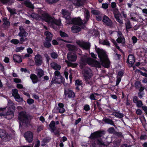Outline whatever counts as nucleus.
<instances>
[{
	"instance_id": "nucleus-1",
	"label": "nucleus",
	"mask_w": 147,
	"mask_h": 147,
	"mask_svg": "<svg viewBox=\"0 0 147 147\" xmlns=\"http://www.w3.org/2000/svg\"><path fill=\"white\" fill-rule=\"evenodd\" d=\"M38 14L32 13L28 15L29 17L35 19L37 20L43 19L48 23L50 26H53L54 25L60 26L61 25L60 20H55L53 17H51L47 13L43 11L41 9H38Z\"/></svg>"
},
{
	"instance_id": "nucleus-2",
	"label": "nucleus",
	"mask_w": 147,
	"mask_h": 147,
	"mask_svg": "<svg viewBox=\"0 0 147 147\" xmlns=\"http://www.w3.org/2000/svg\"><path fill=\"white\" fill-rule=\"evenodd\" d=\"M8 105L9 106L7 112L5 114L0 113V116H3L4 117L8 119H10L13 117V113L15 110L14 104L10 100L8 101ZM6 107L3 108H0V112L5 110Z\"/></svg>"
},
{
	"instance_id": "nucleus-3",
	"label": "nucleus",
	"mask_w": 147,
	"mask_h": 147,
	"mask_svg": "<svg viewBox=\"0 0 147 147\" xmlns=\"http://www.w3.org/2000/svg\"><path fill=\"white\" fill-rule=\"evenodd\" d=\"M96 51L102 62V65L105 67L108 68L109 66L110 62L105 52L102 49L99 48L97 49Z\"/></svg>"
},
{
	"instance_id": "nucleus-4",
	"label": "nucleus",
	"mask_w": 147,
	"mask_h": 147,
	"mask_svg": "<svg viewBox=\"0 0 147 147\" xmlns=\"http://www.w3.org/2000/svg\"><path fill=\"white\" fill-rule=\"evenodd\" d=\"M84 12L85 17L86 18L85 20L82 21L80 18H75L74 19L71 18L69 21V22H67V24H74L78 25H83L85 24L89 18V12L88 10L86 9L84 10Z\"/></svg>"
},
{
	"instance_id": "nucleus-5",
	"label": "nucleus",
	"mask_w": 147,
	"mask_h": 147,
	"mask_svg": "<svg viewBox=\"0 0 147 147\" xmlns=\"http://www.w3.org/2000/svg\"><path fill=\"white\" fill-rule=\"evenodd\" d=\"M67 58L69 61L66 60L65 62L68 66L73 67H75L76 66V64L70 62H74L76 60L77 56L75 54L70 52L68 53L67 55Z\"/></svg>"
},
{
	"instance_id": "nucleus-6",
	"label": "nucleus",
	"mask_w": 147,
	"mask_h": 147,
	"mask_svg": "<svg viewBox=\"0 0 147 147\" xmlns=\"http://www.w3.org/2000/svg\"><path fill=\"white\" fill-rule=\"evenodd\" d=\"M83 73L84 78L86 81L90 79L92 76V71L88 68H86L84 69Z\"/></svg>"
},
{
	"instance_id": "nucleus-7",
	"label": "nucleus",
	"mask_w": 147,
	"mask_h": 147,
	"mask_svg": "<svg viewBox=\"0 0 147 147\" xmlns=\"http://www.w3.org/2000/svg\"><path fill=\"white\" fill-rule=\"evenodd\" d=\"M18 119L20 121L24 123L27 122L28 119L26 112H22L19 113Z\"/></svg>"
},
{
	"instance_id": "nucleus-8",
	"label": "nucleus",
	"mask_w": 147,
	"mask_h": 147,
	"mask_svg": "<svg viewBox=\"0 0 147 147\" xmlns=\"http://www.w3.org/2000/svg\"><path fill=\"white\" fill-rule=\"evenodd\" d=\"M82 62L87 63L89 65L93 66L95 60H93L91 58H88L87 56H84L81 59Z\"/></svg>"
},
{
	"instance_id": "nucleus-9",
	"label": "nucleus",
	"mask_w": 147,
	"mask_h": 147,
	"mask_svg": "<svg viewBox=\"0 0 147 147\" xmlns=\"http://www.w3.org/2000/svg\"><path fill=\"white\" fill-rule=\"evenodd\" d=\"M24 137L27 142H31L33 140V135L32 133L30 131L26 132L24 135Z\"/></svg>"
},
{
	"instance_id": "nucleus-10",
	"label": "nucleus",
	"mask_w": 147,
	"mask_h": 147,
	"mask_svg": "<svg viewBox=\"0 0 147 147\" xmlns=\"http://www.w3.org/2000/svg\"><path fill=\"white\" fill-rule=\"evenodd\" d=\"M77 43L80 47L84 49H89L90 47V44L88 42L78 41L77 42Z\"/></svg>"
},
{
	"instance_id": "nucleus-11",
	"label": "nucleus",
	"mask_w": 147,
	"mask_h": 147,
	"mask_svg": "<svg viewBox=\"0 0 147 147\" xmlns=\"http://www.w3.org/2000/svg\"><path fill=\"white\" fill-rule=\"evenodd\" d=\"M59 107L55 108L53 111L54 113H57L59 112L60 113H62L65 111V110L63 108V103H60L58 104Z\"/></svg>"
},
{
	"instance_id": "nucleus-12",
	"label": "nucleus",
	"mask_w": 147,
	"mask_h": 147,
	"mask_svg": "<svg viewBox=\"0 0 147 147\" xmlns=\"http://www.w3.org/2000/svg\"><path fill=\"white\" fill-rule=\"evenodd\" d=\"M113 13L116 20L120 24H123V23L122 20H120L119 18L121 15L118 11V10L117 9H114L113 11Z\"/></svg>"
},
{
	"instance_id": "nucleus-13",
	"label": "nucleus",
	"mask_w": 147,
	"mask_h": 147,
	"mask_svg": "<svg viewBox=\"0 0 147 147\" xmlns=\"http://www.w3.org/2000/svg\"><path fill=\"white\" fill-rule=\"evenodd\" d=\"M62 13L63 17L66 19V22L67 23V22H69L71 18L70 16V13L64 9H63L62 10Z\"/></svg>"
},
{
	"instance_id": "nucleus-14",
	"label": "nucleus",
	"mask_w": 147,
	"mask_h": 147,
	"mask_svg": "<svg viewBox=\"0 0 147 147\" xmlns=\"http://www.w3.org/2000/svg\"><path fill=\"white\" fill-rule=\"evenodd\" d=\"M102 21L104 24L109 26H111L112 24V22L107 16H105L103 18Z\"/></svg>"
},
{
	"instance_id": "nucleus-15",
	"label": "nucleus",
	"mask_w": 147,
	"mask_h": 147,
	"mask_svg": "<svg viewBox=\"0 0 147 147\" xmlns=\"http://www.w3.org/2000/svg\"><path fill=\"white\" fill-rule=\"evenodd\" d=\"M118 38L116 41L119 43H123L125 42V39L121 32L119 31L117 32Z\"/></svg>"
},
{
	"instance_id": "nucleus-16",
	"label": "nucleus",
	"mask_w": 147,
	"mask_h": 147,
	"mask_svg": "<svg viewBox=\"0 0 147 147\" xmlns=\"http://www.w3.org/2000/svg\"><path fill=\"white\" fill-rule=\"evenodd\" d=\"M0 137L2 139L7 140L9 139V136L5 131L2 129H0Z\"/></svg>"
},
{
	"instance_id": "nucleus-17",
	"label": "nucleus",
	"mask_w": 147,
	"mask_h": 147,
	"mask_svg": "<svg viewBox=\"0 0 147 147\" xmlns=\"http://www.w3.org/2000/svg\"><path fill=\"white\" fill-rule=\"evenodd\" d=\"M42 57L40 55L37 54L35 55L34 60L36 65H41L42 63Z\"/></svg>"
},
{
	"instance_id": "nucleus-18",
	"label": "nucleus",
	"mask_w": 147,
	"mask_h": 147,
	"mask_svg": "<svg viewBox=\"0 0 147 147\" xmlns=\"http://www.w3.org/2000/svg\"><path fill=\"white\" fill-rule=\"evenodd\" d=\"M63 81V79L62 77H53L51 82L52 84H60Z\"/></svg>"
},
{
	"instance_id": "nucleus-19",
	"label": "nucleus",
	"mask_w": 147,
	"mask_h": 147,
	"mask_svg": "<svg viewBox=\"0 0 147 147\" xmlns=\"http://www.w3.org/2000/svg\"><path fill=\"white\" fill-rule=\"evenodd\" d=\"M51 68L55 71H59L61 68V66L55 62H53L50 64Z\"/></svg>"
},
{
	"instance_id": "nucleus-20",
	"label": "nucleus",
	"mask_w": 147,
	"mask_h": 147,
	"mask_svg": "<svg viewBox=\"0 0 147 147\" xmlns=\"http://www.w3.org/2000/svg\"><path fill=\"white\" fill-rule=\"evenodd\" d=\"M64 95L66 96L67 94L69 98L74 97L75 94L71 90H65L64 93Z\"/></svg>"
},
{
	"instance_id": "nucleus-21",
	"label": "nucleus",
	"mask_w": 147,
	"mask_h": 147,
	"mask_svg": "<svg viewBox=\"0 0 147 147\" xmlns=\"http://www.w3.org/2000/svg\"><path fill=\"white\" fill-rule=\"evenodd\" d=\"M19 29L20 32L18 34V35L19 36H24L25 37H26L27 36L28 33L25 31L22 26H20Z\"/></svg>"
},
{
	"instance_id": "nucleus-22",
	"label": "nucleus",
	"mask_w": 147,
	"mask_h": 147,
	"mask_svg": "<svg viewBox=\"0 0 147 147\" xmlns=\"http://www.w3.org/2000/svg\"><path fill=\"white\" fill-rule=\"evenodd\" d=\"M13 59L14 61L20 63L22 61V59L20 56L16 54H14L13 56Z\"/></svg>"
},
{
	"instance_id": "nucleus-23",
	"label": "nucleus",
	"mask_w": 147,
	"mask_h": 147,
	"mask_svg": "<svg viewBox=\"0 0 147 147\" xmlns=\"http://www.w3.org/2000/svg\"><path fill=\"white\" fill-rule=\"evenodd\" d=\"M127 61L129 64L132 65L134 63L135 59L134 57L132 55H129L128 56Z\"/></svg>"
},
{
	"instance_id": "nucleus-24",
	"label": "nucleus",
	"mask_w": 147,
	"mask_h": 147,
	"mask_svg": "<svg viewBox=\"0 0 147 147\" xmlns=\"http://www.w3.org/2000/svg\"><path fill=\"white\" fill-rule=\"evenodd\" d=\"M86 0H74V3L77 6L82 5L86 2Z\"/></svg>"
},
{
	"instance_id": "nucleus-25",
	"label": "nucleus",
	"mask_w": 147,
	"mask_h": 147,
	"mask_svg": "<svg viewBox=\"0 0 147 147\" xmlns=\"http://www.w3.org/2000/svg\"><path fill=\"white\" fill-rule=\"evenodd\" d=\"M45 34L46 36V39L47 41H51L52 38V34L49 32L46 31L45 32Z\"/></svg>"
},
{
	"instance_id": "nucleus-26",
	"label": "nucleus",
	"mask_w": 147,
	"mask_h": 147,
	"mask_svg": "<svg viewBox=\"0 0 147 147\" xmlns=\"http://www.w3.org/2000/svg\"><path fill=\"white\" fill-rule=\"evenodd\" d=\"M66 46L70 51L74 52L76 51L77 48L74 45L70 44H68Z\"/></svg>"
},
{
	"instance_id": "nucleus-27",
	"label": "nucleus",
	"mask_w": 147,
	"mask_h": 147,
	"mask_svg": "<svg viewBox=\"0 0 147 147\" xmlns=\"http://www.w3.org/2000/svg\"><path fill=\"white\" fill-rule=\"evenodd\" d=\"M80 28L77 26H74L71 28V30L73 33H76L80 31Z\"/></svg>"
},
{
	"instance_id": "nucleus-28",
	"label": "nucleus",
	"mask_w": 147,
	"mask_h": 147,
	"mask_svg": "<svg viewBox=\"0 0 147 147\" xmlns=\"http://www.w3.org/2000/svg\"><path fill=\"white\" fill-rule=\"evenodd\" d=\"M30 78L33 83H36L38 81V79L36 75L34 74H32L30 76Z\"/></svg>"
},
{
	"instance_id": "nucleus-29",
	"label": "nucleus",
	"mask_w": 147,
	"mask_h": 147,
	"mask_svg": "<svg viewBox=\"0 0 147 147\" xmlns=\"http://www.w3.org/2000/svg\"><path fill=\"white\" fill-rule=\"evenodd\" d=\"M55 122L53 121L51 122L49 125V126L50 129H51L52 132H54V130L56 129V128L55 127Z\"/></svg>"
},
{
	"instance_id": "nucleus-30",
	"label": "nucleus",
	"mask_w": 147,
	"mask_h": 147,
	"mask_svg": "<svg viewBox=\"0 0 147 147\" xmlns=\"http://www.w3.org/2000/svg\"><path fill=\"white\" fill-rule=\"evenodd\" d=\"M24 4L28 7H29L32 9L34 8L33 5L29 1H25L24 2Z\"/></svg>"
},
{
	"instance_id": "nucleus-31",
	"label": "nucleus",
	"mask_w": 147,
	"mask_h": 147,
	"mask_svg": "<svg viewBox=\"0 0 147 147\" xmlns=\"http://www.w3.org/2000/svg\"><path fill=\"white\" fill-rule=\"evenodd\" d=\"M16 101L18 102H20L23 101V98L21 97L19 94L17 95L14 97Z\"/></svg>"
},
{
	"instance_id": "nucleus-32",
	"label": "nucleus",
	"mask_w": 147,
	"mask_h": 147,
	"mask_svg": "<svg viewBox=\"0 0 147 147\" xmlns=\"http://www.w3.org/2000/svg\"><path fill=\"white\" fill-rule=\"evenodd\" d=\"M104 120L105 123L114 125V123L112 120L107 119H104Z\"/></svg>"
},
{
	"instance_id": "nucleus-33",
	"label": "nucleus",
	"mask_w": 147,
	"mask_h": 147,
	"mask_svg": "<svg viewBox=\"0 0 147 147\" xmlns=\"http://www.w3.org/2000/svg\"><path fill=\"white\" fill-rule=\"evenodd\" d=\"M53 77H62L61 73L58 71H55L54 73V76Z\"/></svg>"
},
{
	"instance_id": "nucleus-34",
	"label": "nucleus",
	"mask_w": 147,
	"mask_h": 147,
	"mask_svg": "<svg viewBox=\"0 0 147 147\" xmlns=\"http://www.w3.org/2000/svg\"><path fill=\"white\" fill-rule=\"evenodd\" d=\"M126 28L127 29H129L131 27L129 21L127 20L125 22Z\"/></svg>"
},
{
	"instance_id": "nucleus-35",
	"label": "nucleus",
	"mask_w": 147,
	"mask_h": 147,
	"mask_svg": "<svg viewBox=\"0 0 147 147\" xmlns=\"http://www.w3.org/2000/svg\"><path fill=\"white\" fill-rule=\"evenodd\" d=\"M44 74L43 71L42 69L38 70L37 73V75L40 78Z\"/></svg>"
},
{
	"instance_id": "nucleus-36",
	"label": "nucleus",
	"mask_w": 147,
	"mask_h": 147,
	"mask_svg": "<svg viewBox=\"0 0 147 147\" xmlns=\"http://www.w3.org/2000/svg\"><path fill=\"white\" fill-rule=\"evenodd\" d=\"M12 95L13 96L15 97L17 96V95H18L19 94L18 93V91L16 89H13L12 90Z\"/></svg>"
},
{
	"instance_id": "nucleus-37",
	"label": "nucleus",
	"mask_w": 147,
	"mask_h": 147,
	"mask_svg": "<svg viewBox=\"0 0 147 147\" xmlns=\"http://www.w3.org/2000/svg\"><path fill=\"white\" fill-rule=\"evenodd\" d=\"M51 57L53 59H56L58 57V54L56 53L53 52L51 53Z\"/></svg>"
},
{
	"instance_id": "nucleus-38",
	"label": "nucleus",
	"mask_w": 147,
	"mask_h": 147,
	"mask_svg": "<svg viewBox=\"0 0 147 147\" xmlns=\"http://www.w3.org/2000/svg\"><path fill=\"white\" fill-rule=\"evenodd\" d=\"M10 42L11 43L15 45L17 44L19 42V40L15 39H12L11 40Z\"/></svg>"
},
{
	"instance_id": "nucleus-39",
	"label": "nucleus",
	"mask_w": 147,
	"mask_h": 147,
	"mask_svg": "<svg viewBox=\"0 0 147 147\" xmlns=\"http://www.w3.org/2000/svg\"><path fill=\"white\" fill-rule=\"evenodd\" d=\"M141 85V84L139 81H137L135 83V86L137 89H139Z\"/></svg>"
},
{
	"instance_id": "nucleus-40",
	"label": "nucleus",
	"mask_w": 147,
	"mask_h": 147,
	"mask_svg": "<svg viewBox=\"0 0 147 147\" xmlns=\"http://www.w3.org/2000/svg\"><path fill=\"white\" fill-rule=\"evenodd\" d=\"M7 9L8 11L11 14H14L16 13L15 10L14 9H12L9 7H7Z\"/></svg>"
},
{
	"instance_id": "nucleus-41",
	"label": "nucleus",
	"mask_w": 147,
	"mask_h": 147,
	"mask_svg": "<svg viewBox=\"0 0 147 147\" xmlns=\"http://www.w3.org/2000/svg\"><path fill=\"white\" fill-rule=\"evenodd\" d=\"M24 49V47H18L16 48V52H21Z\"/></svg>"
},
{
	"instance_id": "nucleus-42",
	"label": "nucleus",
	"mask_w": 147,
	"mask_h": 147,
	"mask_svg": "<svg viewBox=\"0 0 147 147\" xmlns=\"http://www.w3.org/2000/svg\"><path fill=\"white\" fill-rule=\"evenodd\" d=\"M60 36L62 37H68V35L64 32L60 31Z\"/></svg>"
},
{
	"instance_id": "nucleus-43",
	"label": "nucleus",
	"mask_w": 147,
	"mask_h": 147,
	"mask_svg": "<svg viewBox=\"0 0 147 147\" xmlns=\"http://www.w3.org/2000/svg\"><path fill=\"white\" fill-rule=\"evenodd\" d=\"M75 84L76 86H80L82 84V81L79 80H77L75 82Z\"/></svg>"
},
{
	"instance_id": "nucleus-44",
	"label": "nucleus",
	"mask_w": 147,
	"mask_h": 147,
	"mask_svg": "<svg viewBox=\"0 0 147 147\" xmlns=\"http://www.w3.org/2000/svg\"><path fill=\"white\" fill-rule=\"evenodd\" d=\"M4 22V24L7 26H9V25L10 23L7 20L6 18H4L3 20Z\"/></svg>"
},
{
	"instance_id": "nucleus-45",
	"label": "nucleus",
	"mask_w": 147,
	"mask_h": 147,
	"mask_svg": "<svg viewBox=\"0 0 147 147\" xmlns=\"http://www.w3.org/2000/svg\"><path fill=\"white\" fill-rule=\"evenodd\" d=\"M137 106L138 107H142V102L141 100H139L136 103Z\"/></svg>"
},
{
	"instance_id": "nucleus-46",
	"label": "nucleus",
	"mask_w": 147,
	"mask_h": 147,
	"mask_svg": "<svg viewBox=\"0 0 147 147\" xmlns=\"http://www.w3.org/2000/svg\"><path fill=\"white\" fill-rule=\"evenodd\" d=\"M95 95H97L98 94L97 93L92 94L90 95V98L91 100H95L96 99L95 97Z\"/></svg>"
},
{
	"instance_id": "nucleus-47",
	"label": "nucleus",
	"mask_w": 147,
	"mask_h": 147,
	"mask_svg": "<svg viewBox=\"0 0 147 147\" xmlns=\"http://www.w3.org/2000/svg\"><path fill=\"white\" fill-rule=\"evenodd\" d=\"M101 43L103 45H106L107 46H109V42L107 40H104L101 42Z\"/></svg>"
},
{
	"instance_id": "nucleus-48",
	"label": "nucleus",
	"mask_w": 147,
	"mask_h": 147,
	"mask_svg": "<svg viewBox=\"0 0 147 147\" xmlns=\"http://www.w3.org/2000/svg\"><path fill=\"white\" fill-rule=\"evenodd\" d=\"M0 1L3 4L6 3L9 1L11 2L12 3L14 2V1L13 0H0Z\"/></svg>"
},
{
	"instance_id": "nucleus-49",
	"label": "nucleus",
	"mask_w": 147,
	"mask_h": 147,
	"mask_svg": "<svg viewBox=\"0 0 147 147\" xmlns=\"http://www.w3.org/2000/svg\"><path fill=\"white\" fill-rule=\"evenodd\" d=\"M44 45L47 47H49L51 46V43L48 42H45L44 43Z\"/></svg>"
},
{
	"instance_id": "nucleus-50",
	"label": "nucleus",
	"mask_w": 147,
	"mask_h": 147,
	"mask_svg": "<svg viewBox=\"0 0 147 147\" xmlns=\"http://www.w3.org/2000/svg\"><path fill=\"white\" fill-rule=\"evenodd\" d=\"M109 6L108 4L107 3H102V7L104 9H107Z\"/></svg>"
},
{
	"instance_id": "nucleus-51",
	"label": "nucleus",
	"mask_w": 147,
	"mask_h": 147,
	"mask_svg": "<svg viewBox=\"0 0 147 147\" xmlns=\"http://www.w3.org/2000/svg\"><path fill=\"white\" fill-rule=\"evenodd\" d=\"M114 115L115 117L119 118L122 117L123 116V114L119 113H116Z\"/></svg>"
},
{
	"instance_id": "nucleus-52",
	"label": "nucleus",
	"mask_w": 147,
	"mask_h": 147,
	"mask_svg": "<svg viewBox=\"0 0 147 147\" xmlns=\"http://www.w3.org/2000/svg\"><path fill=\"white\" fill-rule=\"evenodd\" d=\"M131 39L132 42L134 44L136 43L138 40L137 38L135 36H133L132 37Z\"/></svg>"
},
{
	"instance_id": "nucleus-53",
	"label": "nucleus",
	"mask_w": 147,
	"mask_h": 147,
	"mask_svg": "<svg viewBox=\"0 0 147 147\" xmlns=\"http://www.w3.org/2000/svg\"><path fill=\"white\" fill-rule=\"evenodd\" d=\"M96 66L97 67H99L100 66L99 63L97 61L95 60L92 66Z\"/></svg>"
},
{
	"instance_id": "nucleus-54",
	"label": "nucleus",
	"mask_w": 147,
	"mask_h": 147,
	"mask_svg": "<svg viewBox=\"0 0 147 147\" xmlns=\"http://www.w3.org/2000/svg\"><path fill=\"white\" fill-rule=\"evenodd\" d=\"M92 13L94 15H98L100 14V12L96 10H93L92 11Z\"/></svg>"
},
{
	"instance_id": "nucleus-55",
	"label": "nucleus",
	"mask_w": 147,
	"mask_h": 147,
	"mask_svg": "<svg viewBox=\"0 0 147 147\" xmlns=\"http://www.w3.org/2000/svg\"><path fill=\"white\" fill-rule=\"evenodd\" d=\"M121 80V78L120 77H119V76H117V79L116 80V85H117L120 82Z\"/></svg>"
},
{
	"instance_id": "nucleus-56",
	"label": "nucleus",
	"mask_w": 147,
	"mask_h": 147,
	"mask_svg": "<svg viewBox=\"0 0 147 147\" xmlns=\"http://www.w3.org/2000/svg\"><path fill=\"white\" fill-rule=\"evenodd\" d=\"M46 1L49 3H52L58 1L59 0H46Z\"/></svg>"
},
{
	"instance_id": "nucleus-57",
	"label": "nucleus",
	"mask_w": 147,
	"mask_h": 147,
	"mask_svg": "<svg viewBox=\"0 0 147 147\" xmlns=\"http://www.w3.org/2000/svg\"><path fill=\"white\" fill-rule=\"evenodd\" d=\"M34 100L33 99L30 98L27 100V103L29 104H31L33 103Z\"/></svg>"
},
{
	"instance_id": "nucleus-58",
	"label": "nucleus",
	"mask_w": 147,
	"mask_h": 147,
	"mask_svg": "<svg viewBox=\"0 0 147 147\" xmlns=\"http://www.w3.org/2000/svg\"><path fill=\"white\" fill-rule=\"evenodd\" d=\"M144 95V92H140L138 94V96L140 98H142L143 97Z\"/></svg>"
},
{
	"instance_id": "nucleus-59",
	"label": "nucleus",
	"mask_w": 147,
	"mask_h": 147,
	"mask_svg": "<svg viewBox=\"0 0 147 147\" xmlns=\"http://www.w3.org/2000/svg\"><path fill=\"white\" fill-rule=\"evenodd\" d=\"M13 81L16 83H20L21 82V80L18 78H14L13 79Z\"/></svg>"
},
{
	"instance_id": "nucleus-60",
	"label": "nucleus",
	"mask_w": 147,
	"mask_h": 147,
	"mask_svg": "<svg viewBox=\"0 0 147 147\" xmlns=\"http://www.w3.org/2000/svg\"><path fill=\"white\" fill-rule=\"evenodd\" d=\"M84 109L86 111H88L90 109L89 106L88 105H85L84 107Z\"/></svg>"
},
{
	"instance_id": "nucleus-61",
	"label": "nucleus",
	"mask_w": 147,
	"mask_h": 147,
	"mask_svg": "<svg viewBox=\"0 0 147 147\" xmlns=\"http://www.w3.org/2000/svg\"><path fill=\"white\" fill-rule=\"evenodd\" d=\"M22 37L20 39V42H23L24 41H25L27 39L26 38H24V37H25L24 36H21Z\"/></svg>"
},
{
	"instance_id": "nucleus-62",
	"label": "nucleus",
	"mask_w": 147,
	"mask_h": 147,
	"mask_svg": "<svg viewBox=\"0 0 147 147\" xmlns=\"http://www.w3.org/2000/svg\"><path fill=\"white\" fill-rule=\"evenodd\" d=\"M139 72L143 76H145L146 78L147 77V73H143L140 71H139Z\"/></svg>"
},
{
	"instance_id": "nucleus-63",
	"label": "nucleus",
	"mask_w": 147,
	"mask_h": 147,
	"mask_svg": "<svg viewBox=\"0 0 147 147\" xmlns=\"http://www.w3.org/2000/svg\"><path fill=\"white\" fill-rule=\"evenodd\" d=\"M27 52L29 54H32L33 53V51L32 49L30 48H29L27 49Z\"/></svg>"
},
{
	"instance_id": "nucleus-64",
	"label": "nucleus",
	"mask_w": 147,
	"mask_h": 147,
	"mask_svg": "<svg viewBox=\"0 0 147 147\" xmlns=\"http://www.w3.org/2000/svg\"><path fill=\"white\" fill-rule=\"evenodd\" d=\"M142 108L144 111L145 112L146 114L147 115V107L142 106Z\"/></svg>"
}]
</instances>
